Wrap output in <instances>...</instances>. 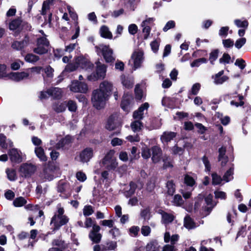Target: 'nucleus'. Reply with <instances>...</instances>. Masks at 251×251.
<instances>
[{
	"mask_svg": "<svg viewBox=\"0 0 251 251\" xmlns=\"http://www.w3.org/2000/svg\"><path fill=\"white\" fill-rule=\"evenodd\" d=\"M105 127L109 131L113 130L116 128L115 117L113 115H111L108 118Z\"/></svg>",
	"mask_w": 251,
	"mask_h": 251,
	"instance_id": "20",
	"label": "nucleus"
},
{
	"mask_svg": "<svg viewBox=\"0 0 251 251\" xmlns=\"http://www.w3.org/2000/svg\"><path fill=\"white\" fill-rule=\"evenodd\" d=\"M42 174H43L44 177L45 179H48L49 180H51L54 178V176H53V174L51 172H50L49 170L48 169L47 170V172L45 171V166H44Z\"/></svg>",
	"mask_w": 251,
	"mask_h": 251,
	"instance_id": "58",
	"label": "nucleus"
},
{
	"mask_svg": "<svg viewBox=\"0 0 251 251\" xmlns=\"http://www.w3.org/2000/svg\"><path fill=\"white\" fill-rule=\"evenodd\" d=\"M35 153L41 161H46L47 160V157L46 156L44 150L42 147H39L35 148Z\"/></svg>",
	"mask_w": 251,
	"mask_h": 251,
	"instance_id": "23",
	"label": "nucleus"
},
{
	"mask_svg": "<svg viewBox=\"0 0 251 251\" xmlns=\"http://www.w3.org/2000/svg\"><path fill=\"white\" fill-rule=\"evenodd\" d=\"M162 119L158 118H153L152 119L151 122V126L153 129H159L161 127L162 124Z\"/></svg>",
	"mask_w": 251,
	"mask_h": 251,
	"instance_id": "33",
	"label": "nucleus"
},
{
	"mask_svg": "<svg viewBox=\"0 0 251 251\" xmlns=\"http://www.w3.org/2000/svg\"><path fill=\"white\" fill-rule=\"evenodd\" d=\"M49 96H51L54 99H60L62 97V90L60 88L54 87L47 90Z\"/></svg>",
	"mask_w": 251,
	"mask_h": 251,
	"instance_id": "16",
	"label": "nucleus"
},
{
	"mask_svg": "<svg viewBox=\"0 0 251 251\" xmlns=\"http://www.w3.org/2000/svg\"><path fill=\"white\" fill-rule=\"evenodd\" d=\"M159 246L156 240H152L146 246V251H157L159 250Z\"/></svg>",
	"mask_w": 251,
	"mask_h": 251,
	"instance_id": "19",
	"label": "nucleus"
},
{
	"mask_svg": "<svg viewBox=\"0 0 251 251\" xmlns=\"http://www.w3.org/2000/svg\"><path fill=\"white\" fill-rule=\"evenodd\" d=\"M67 183L65 182L59 181L57 186V191L58 193L64 194L66 192V188Z\"/></svg>",
	"mask_w": 251,
	"mask_h": 251,
	"instance_id": "44",
	"label": "nucleus"
},
{
	"mask_svg": "<svg viewBox=\"0 0 251 251\" xmlns=\"http://www.w3.org/2000/svg\"><path fill=\"white\" fill-rule=\"evenodd\" d=\"M93 156V150L91 148H86L79 153L80 161L84 163L88 162Z\"/></svg>",
	"mask_w": 251,
	"mask_h": 251,
	"instance_id": "7",
	"label": "nucleus"
},
{
	"mask_svg": "<svg viewBox=\"0 0 251 251\" xmlns=\"http://www.w3.org/2000/svg\"><path fill=\"white\" fill-rule=\"evenodd\" d=\"M27 201L23 197H19L14 200L13 204L15 207H21L25 205Z\"/></svg>",
	"mask_w": 251,
	"mask_h": 251,
	"instance_id": "30",
	"label": "nucleus"
},
{
	"mask_svg": "<svg viewBox=\"0 0 251 251\" xmlns=\"http://www.w3.org/2000/svg\"><path fill=\"white\" fill-rule=\"evenodd\" d=\"M29 76L27 73L22 72H11L7 75V77L12 80L18 82Z\"/></svg>",
	"mask_w": 251,
	"mask_h": 251,
	"instance_id": "9",
	"label": "nucleus"
},
{
	"mask_svg": "<svg viewBox=\"0 0 251 251\" xmlns=\"http://www.w3.org/2000/svg\"><path fill=\"white\" fill-rule=\"evenodd\" d=\"M113 85L112 83L104 80L99 85V88L93 91L91 102L93 107L98 110L104 108L106 102L112 94Z\"/></svg>",
	"mask_w": 251,
	"mask_h": 251,
	"instance_id": "1",
	"label": "nucleus"
},
{
	"mask_svg": "<svg viewBox=\"0 0 251 251\" xmlns=\"http://www.w3.org/2000/svg\"><path fill=\"white\" fill-rule=\"evenodd\" d=\"M184 182L187 186L190 187H193L196 184V181L194 178L187 174L184 176Z\"/></svg>",
	"mask_w": 251,
	"mask_h": 251,
	"instance_id": "34",
	"label": "nucleus"
},
{
	"mask_svg": "<svg viewBox=\"0 0 251 251\" xmlns=\"http://www.w3.org/2000/svg\"><path fill=\"white\" fill-rule=\"evenodd\" d=\"M100 34L101 36L107 39H112V34L110 31L108 27L105 25L102 26L100 28Z\"/></svg>",
	"mask_w": 251,
	"mask_h": 251,
	"instance_id": "22",
	"label": "nucleus"
},
{
	"mask_svg": "<svg viewBox=\"0 0 251 251\" xmlns=\"http://www.w3.org/2000/svg\"><path fill=\"white\" fill-rule=\"evenodd\" d=\"M36 170V167L32 164L23 163L19 168V172L22 177H29L33 175Z\"/></svg>",
	"mask_w": 251,
	"mask_h": 251,
	"instance_id": "4",
	"label": "nucleus"
},
{
	"mask_svg": "<svg viewBox=\"0 0 251 251\" xmlns=\"http://www.w3.org/2000/svg\"><path fill=\"white\" fill-rule=\"evenodd\" d=\"M101 52L106 63H111L115 60L112 56L113 50L111 48H102Z\"/></svg>",
	"mask_w": 251,
	"mask_h": 251,
	"instance_id": "13",
	"label": "nucleus"
},
{
	"mask_svg": "<svg viewBox=\"0 0 251 251\" xmlns=\"http://www.w3.org/2000/svg\"><path fill=\"white\" fill-rule=\"evenodd\" d=\"M29 38L27 37H25L22 41L14 42L12 45V47H24L27 46Z\"/></svg>",
	"mask_w": 251,
	"mask_h": 251,
	"instance_id": "31",
	"label": "nucleus"
},
{
	"mask_svg": "<svg viewBox=\"0 0 251 251\" xmlns=\"http://www.w3.org/2000/svg\"><path fill=\"white\" fill-rule=\"evenodd\" d=\"M234 23L238 27H244L247 28L249 25L248 22L246 20L242 21L239 19H236L234 20Z\"/></svg>",
	"mask_w": 251,
	"mask_h": 251,
	"instance_id": "40",
	"label": "nucleus"
},
{
	"mask_svg": "<svg viewBox=\"0 0 251 251\" xmlns=\"http://www.w3.org/2000/svg\"><path fill=\"white\" fill-rule=\"evenodd\" d=\"M177 133L173 131H164L161 136L160 139L162 142L168 143L176 136Z\"/></svg>",
	"mask_w": 251,
	"mask_h": 251,
	"instance_id": "15",
	"label": "nucleus"
},
{
	"mask_svg": "<svg viewBox=\"0 0 251 251\" xmlns=\"http://www.w3.org/2000/svg\"><path fill=\"white\" fill-rule=\"evenodd\" d=\"M201 84L199 83H196L193 84L188 95H197L201 89Z\"/></svg>",
	"mask_w": 251,
	"mask_h": 251,
	"instance_id": "42",
	"label": "nucleus"
},
{
	"mask_svg": "<svg viewBox=\"0 0 251 251\" xmlns=\"http://www.w3.org/2000/svg\"><path fill=\"white\" fill-rule=\"evenodd\" d=\"M64 209L62 207H57V210L54 213V215L51 219L50 225H53V230H57L60 228L66 225L69 220V218L64 215Z\"/></svg>",
	"mask_w": 251,
	"mask_h": 251,
	"instance_id": "2",
	"label": "nucleus"
},
{
	"mask_svg": "<svg viewBox=\"0 0 251 251\" xmlns=\"http://www.w3.org/2000/svg\"><path fill=\"white\" fill-rule=\"evenodd\" d=\"M53 49V52L54 53V55L57 57H61L64 54L65 51H72L75 48H65L64 50H62L61 48H52Z\"/></svg>",
	"mask_w": 251,
	"mask_h": 251,
	"instance_id": "26",
	"label": "nucleus"
},
{
	"mask_svg": "<svg viewBox=\"0 0 251 251\" xmlns=\"http://www.w3.org/2000/svg\"><path fill=\"white\" fill-rule=\"evenodd\" d=\"M171 150L172 153L174 155H181L184 151V149L181 147H178L177 144L173 147Z\"/></svg>",
	"mask_w": 251,
	"mask_h": 251,
	"instance_id": "45",
	"label": "nucleus"
},
{
	"mask_svg": "<svg viewBox=\"0 0 251 251\" xmlns=\"http://www.w3.org/2000/svg\"><path fill=\"white\" fill-rule=\"evenodd\" d=\"M37 45L38 47H48L50 45V42L45 36H43L38 39Z\"/></svg>",
	"mask_w": 251,
	"mask_h": 251,
	"instance_id": "36",
	"label": "nucleus"
},
{
	"mask_svg": "<svg viewBox=\"0 0 251 251\" xmlns=\"http://www.w3.org/2000/svg\"><path fill=\"white\" fill-rule=\"evenodd\" d=\"M130 104V100L128 97H124L121 102V108L126 112L128 111V107Z\"/></svg>",
	"mask_w": 251,
	"mask_h": 251,
	"instance_id": "28",
	"label": "nucleus"
},
{
	"mask_svg": "<svg viewBox=\"0 0 251 251\" xmlns=\"http://www.w3.org/2000/svg\"><path fill=\"white\" fill-rule=\"evenodd\" d=\"M219 51L218 49L213 50L210 53L209 56V60L211 64H213V62L215 61L218 57Z\"/></svg>",
	"mask_w": 251,
	"mask_h": 251,
	"instance_id": "55",
	"label": "nucleus"
},
{
	"mask_svg": "<svg viewBox=\"0 0 251 251\" xmlns=\"http://www.w3.org/2000/svg\"><path fill=\"white\" fill-rule=\"evenodd\" d=\"M72 142V138L70 135H66L65 137L60 140L56 145L57 149L63 148L65 145H68Z\"/></svg>",
	"mask_w": 251,
	"mask_h": 251,
	"instance_id": "18",
	"label": "nucleus"
},
{
	"mask_svg": "<svg viewBox=\"0 0 251 251\" xmlns=\"http://www.w3.org/2000/svg\"><path fill=\"white\" fill-rule=\"evenodd\" d=\"M144 52L142 50L135 51L131 55V58L133 60L134 67L138 68L140 67L143 59Z\"/></svg>",
	"mask_w": 251,
	"mask_h": 251,
	"instance_id": "8",
	"label": "nucleus"
},
{
	"mask_svg": "<svg viewBox=\"0 0 251 251\" xmlns=\"http://www.w3.org/2000/svg\"><path fill=\"white\" fill-rule=\"evenodd\" d=\"M7 178L10 181H15L17 178L16 170L14 169L7 168L5 171Z\"/></svg>",
	"mask_w": 251,
	"mask_h": 251,
	"instance_id": "24",
	"label": "nucleus"
},
{
	"mask_svg": "<svg viewBox=\"0 0 251 251\" xmlns=\"http://www.w3.org/2000/svg\"><path fill=\"white\" fill-rule=\"evenodd\" d=\"M94 212L93 206L91 205L84 206L83 209V213L84 216L88 217L91 215Z\"/></svg>",
	"mask_w": 251,
	"mask_h": 251,
	"instance_id": "39",
	"label": "nucleus"
},
{
	"mask_svg": "<svg viewBox=\"0 0 251 251\" xmlns=\"http://www.w3.org/2000/svg\"><path fill=\"white\" fill-rule=\"evenodd\" d=\"M121 79L123 85L126 88L129 89L133 87L134 81L131 77L123 75L121 76Z\"/></svg>",
	"mask_w": 251,
	"mask_h": 251,
	"instance_id": "14",
	"label": "nucleus"
},
{
	"mask_svg": "<svg viewBox=\"0 0 251 251\" xmlns=\"http://www.w3.org/2000/svg\"><path fill=\"white\" fill-rule=\"evenodd\" d=\"M110 164L106 165L105 168L108 171L115 170L118 166V162H117L116 159L112 160L109 162Z\"/></svg>",
	"mask_w": 251,
	"mask_h": 251,
	"instance_id": "48",
	"label": "nucleus"
},
{
	"mask_svg": "<svg viewBox=\"0 0 251 251\" xmlns=\"http://www.w3.org/2000/svg\"><path fill=\"white\" fill-rule=\"evenodd\" d=\"M100 225L108 226L109 228L113 227L114 223L112 220H104L100 222Z\"/></svg>",
	"mask_w": 251,
	"mask_h": 251,
	"instance_id": "57",
	"label": "nucleus"
},
{
	"mask_svg": "<svg viewBox=\"0 0 251 251\" xmlns=\"http://www.w3.org/2000/svg\"><path fill=\"white\" fill-rule=\"evenodd\" d=\"M67 104L68 110L71 112H75L77 109L76 104L75 101L72 100H69Z\"/></svg>",
	"mask_w": 251,
	"mask_h": 251,
	"instance_id": "49",
	"label": "nucleus"
},
{
	"mask_svg": "<svg viewBox=\"0 0 251 251\" xmlns=\"http://www.w3.org/2000/svg\"><path fill=\"white\" fill-rule=\"evenodd\" d=\"M246 234H247V226L246 225L242 226L240 227L239 231L237 232L236 238L240 237V236L244 237L245 236Z\"/></svg>",
	"mask_w": 251,
	"mask_h": 251,
	"instance_id": "61",
	"label": "nucleus"
},
{
	"mask_svg": "<svg viewBox=\"0 0 251 251\" xmlns=\"http://www.w3.org/2000/svg\"><path fill=\"white\" fill-rule=\"evenodd\" d=\"M106 66L104 64H101L100 62L97 63L96 71L88 75L87 79L91 81H95L98 79H103L106 75Z\"/></svg>",
	"mask_w": 251,
	"mask_h": 251,
	"instance_id": "3",
	"label": "nucleus"
},
{
	"mask_svg": "<svg viewBox=\"0 0 251 251\" xmlns=\"http://www.w3.org/2000/svg\"><path fill=\"white\" fill-rule=\"evenodd\" d=\"M89 238L93 243L99 244L101 241L102 235L100 233H89Z\"/></svg>",
	"mask_w": 251,
	"mask_h": 251,
	"instance_id": "29",
	"label": "nucleus"
},
{
	"mask_svg": "<svg viewBox=\"0 0 251 251\" xmlns=\"http://www.w3.org/2000/svg\"><path fill=\"white\" fill-rule=\"evenodd\" d=\"M8 154L12 163L19 164L23 161L21 152L17 149L12 148L9 150Z\"/></svg>",
	"mask_w": 251,
	"mask_h": 251,
	"instance_id": "6",
	"label": "nucleus"
},
{
	"mask_svg": "<svg viewBox=\"0 0 251 251\" xmlns=\"http://www.w3.org/2000/svg\"><path fill=\"white\" fill-rule=\"evenodd\" d=\"M7 138L3 133L0 134V147L3 149L8 148V143H6Z\"/></svg>",
	"mask_w": 251,
	"mask_h": 251,
	"instance_id": "43",
	"label": "nucleus"
},
{
	"mask_svg": "<svg viewBox=\"0 0 251 251\" xmlns=\"http://www.w3.org/2000/svg\"><path fill=\"white\" fill-rule=\"evenodd\" d=\"M44 166L45 172H47V170L48 169L50 172H51L53 174L56 170V166L55 165L53 161H49L47 164L44 165Z\"/></svg>",
	"mask_w": 251,
	"mask_h": 251,
	"instance_id": "41",
	"label": "nucleus"
},
{
	"mask_svg": "<svg viewBox=\"0 0 251 251\" xmlns=\"http://www.w3.org/2000/svg\"><path fill=\"white\" fill-rule=\"evenodd\" d=\"M134 92L136 100L137 101L141 100L143 96V90L141 89L138 88L137 87H136L135 88Z\"/></svg>",
	"mask_w": 251,
	"mask_h": 251,
	"instance_id": "52",
	"label": "nucleus"
},
{
	"mask_svg": "<svg viewBox=\"0 0 251 251\" xmlns=\"http://www.w3.org/2000/svg\"><path fill=\"white\" fill-rule=\"evenodd\" d=\"M184 226L188 229H191L196 227V224L192 218L187 216L184 218Z\"/></svg>",
	"mask_w": 251,
	"mask_h": 251,
	"instance_id": "21",
	"label": "nucleus"
},
{
	"mask_svg": "<svg viewBox=\"0 0 251 251\" xmlns=\"http://www.w3.org/2000/svg\"><path fill=\"white\" fill-rule=\"evenodd\" d=\"M151 149L147 147H144L142 149V156L144 159H148L151 156Z\"/></svg>",
	"mask_w": 251,
	"mask_h": 251,
	"instance_id": "46",
	"label": "nucleus"
},
{
	"mask_svg": "<svg viewBox=\"0 0 251 251\" xmlns=\"http://www.w3.org/2000/svg\"><path fill=\"white\" fill-rule=\"evenodd\" d=\"M140 228L138 226H132L129 229V234L132 236L136 237L138 235Z\"/></svg>",
	"mask_w": 251,
	"mask_h": 251,
	"instance_id": "56",
	"label": "nucleus"
},
{
	"mask_svg": "<svg viewBox=\"0 0 251 251\" xmlns=\"http://www.w3.org/2000/svg\"><path fill=\"white\" fill-rule=\"evenodd\" d=\"M152 151L151 160L154 163L158 162L161 159L162 154V150L159 146H153L151 149Z\"/></svg>",
	"mask_w": 251,
	"mask_h": 251,
	"instance_id": "10",
	"label": "nucleus"
},
{
	"mask_svg": "<svg viewBox=\"0 0 251 251\" xmlns=\"http://www.w3.org/2000/svg\"><path fill=\"white\" fill-rule=\"evenodd\" d=\"M43 71L48 77H52L53 76V69L50 65H48L46 68H43Z\"/></svg>",
	"mask_w": 251,
	"mask_h": 251,
	"instance_id": "51",
	"label": "nucleus"
},
{
	"mask_svg": "<svg viewBox=\"0 0 251 251\" xmlns=\"http://www.w3.org/2000/svg\"><path fill=\"white\" fill-rule=\"evenodd\" d=\"M235 65L238 66L241 70H243L246 66L245 61L242 58H238L236 60Z\"/></svg>",
	"mask_w": 251,
	"mask_h": 251,
	"instance_id": "60",
	"label": "nucleus"
},
{
	"mask_svg": "<svg viewBox=\"0 0 251 251\" xmlns=\"http://www.w3.org/2000/svg\"><path fill=\"white\" fill-rule=\"evenodd\" d=\"M212 183L214 185L220 184L222 181V178L220 176L218 175L216 173H213L211 175Z\"/></svg>",
	"mask_w": 251,
	"mask_h": 251,
	"instance_id": "38",
	"label": "nucleus"
},
{
	"mask_svg": "<svg viewBox=\"0 0 251 251\" xmlns=\"http://www.w3.org/2000/svg\"><path fill=\"white\" fill-rule=\"evenodd\" d=\"M130 126L134 132L139 131L143 127V123L141 120H136L131 122Z\"/></svg>",
	"mask_w": 251,
	"mask_h": 251,
	"instance_id": "25",
	"label": "nucleus"
},
{
	"mask_svg": "<svg viewBox=\"0 0 251 251\" xmlns=\"http://www.w3.org/2000/svg\"><path fill=\"white\" fill-rule=\"evenodd\" d=\"M128 30L130 34L135 35L138 31V27L134 24H130L128 27Z\"/></svg>",
	"mask_w": 251,
	"mask_h": 251,
	"instance_id": "64",
	"label": "nucleus"
},
{
	"mask_svg": "<svg viewBox=\"0 0 251 251\" xmlns=\"http://www.w3.org/2000/svg\"><path fill=\"white\" fill-rule=\"evenodd\" d=\"M166 187L167 189V193L170 196H173L176 192V184L173 180H169L167 181Z\"/></svg>",
	"mask_w": 251,
	"mask_h": 251,
	"instance_id": "17",
	"label": "nucleus"
},
{
	"mask_svg": "<svg viewBox=\"0 0 251 251\" xmlns=\"http://www.w3.org/2000/svg\"><path fill=\"white\" fill-rule=\"evenodd\" d=\"M219 155L218 160L219 161H221V165L222 167L225 166L228 162V157L226 156V148L222 146L218 150Z\"/></svg>",
	"mask_w": 251,
	"mask_h": 251,
	"instance_id": "12",
	"label": "nucleus"
},
{
	"mask_svg": "<svg viewBox=\"0 0 251 251\" xmlns=\"http://www.w3.org/2000/svg\"><path fill=\"white\" fill-rule=\"evenodd\" d=\"M111 228L112 229L109 231V233L112 235L113 238L115 239L117 236L120 235V231L118 228L116 226Z\"/></svg>",
	"mask_w": 251,
	"mask_h": 251,
	"instance_id": "59",
	"label": "nucleus"
},
{
	"mask_svg": "<svg viewBox=\"0 0 251 251\" xmlns=\"http://www.w3.org/2000/svg\"><path fill=\"white\" fill-rule=\"evenodd\" d=\"M229 77L226 75H223L218 78H215L214 82L216 84H222L225 81H227Z\"/></svg>",
	"mask_w": 251,
	"mask_h": 251,
	"instance_id": "63",
	"label": "nucleus"
},
{
	"mask_svg": "<svg viewBox=\"0 0 251 251\" xmlns=\"http://www.w3.org/2000/svg\"><path fill=\"white\" fill-rule=\"evenodd\" d=\"M202 160L204 165L205 171L207 172H210L211 170V164L208 157L206 155H204L202 157Z\"/></svg>",
	"mask_w": 251,
	"mask_h": 251,
	"instance_id": "54",
	"label": "nucleus"
},
{
	"mask_svg": "<svg viewBox=\"0 0 251 251\" xmlns=\"http://www.w3.org/2000/svg\"><path fill=\"white\" fill-rule=\"evenodd\" d=\"M233 168L230 167L225 173L223 176V179L226 182H229V177L233 175Z\"/></svg>",
	"mask_w": 251,
	"mask_h": 251,
	"instance_id": "50",
	"label": "nucleus"
},
{
	"mask_svg": "<svg viewBox=\"0 0 251 251\" xmlns=\"http://www.w3.org/2000/svg\"><path fill=\"white\" fill-rule=\"evenodd\" d=\"M195 126L198 129L197 132L199 134H203L207 130V127L201 123H196Z\"/></svg>",
	"mask_w": 251,
	"mask_h": 251,
	"instance_id": "47",
	"label": "nucleus"
},
{
	"mask_svg": "<svg viewBox=\"0 0 251 251\" xmlns=\"http://www.w3.org/2000/svg\"><path fill=\"white\" fill-rule=\"evenodd\" d=\"M54 0H46L43 2L41 14L46 15L50 9V6L53 4Z\"/></svg>",
	"mask_w": 251,
	"mask_h": 251,
	"instance_id": "27",
	"label": "nucleus"
},
{
	"mask_svg": "<svg viewBox=\"0 0 251 251\" xmlns=\"http://www.w3.org/2000/svg\"><path fill=\"white\" fill-rule=\"evenodd\" d=\"M70 90L74 92L86 93L88 91V86L84 82L75 80L72 83Z\"/></svg>",
	"mask_w": 251,
	"mask_h": 251,
	"instance_id": "5",
	"label": "nucleus"
},
{
	"mask_svg": "<svg viewBox=\"0 0 251 251\" xmlns=\"http://www.w3.org/2000/svg\"><path fill=\"white\" fill-rule=\"evenodd\" d=\"M114 153V151L113 150H110L109 151L106 153V154L102 159V164L103 165H106L108 163L113 160V159L112 158V156Z\"/></svg>",
	"mask_w": 251,
	"mask_h": 251,
	"instance_id": "32",
	"label": "nucleus"
},
{
	"mask_svg": "<svg viewBox=\"0 0 251 251\" xmlns=\"http://www.w3.org/2000/svg\"><path fill=\"white\" fill-rule=\"evenodd\" d=\"M21 24V21L20 20L16 19L12 21L11 23L9 24V29L10 30H15L19 26H20Z\"/></svg>",
	"mask_w": 251,
	"mask_h": 251,
	"instance_id": "53",
	"label": "nucleus"
},
{
	"mask_svg": "<svg viewBox=\"0 0 251 251\" xmlns=\"http://www.w3.org/2000/svg\"><path fill=\"white\" fill-rule=\"evenodd\" d=\"M76 63L82 68L85 69H92L94 67V64L90 61L83 57V56H78L76 58Z\"/></svg>",
	"mask_w": 251,
	"mask_h": 251,
	"instance_id": "11",
	"label": "nucleus"
},
{
	"mask_svg": "<svg viewBox=\"0 0 251 251\" xmlns=\"http://www.w3.org/2000/svg\"><path fill=\"white\" fill-rule=\"evenodd\" d=\"M162 217L163 220V222L165 224L172 223L174 220V216L172 214L168 213L167 212H165L162 215Z\"/></svg>",
	"mask_w": 251,
	"mask_h": 251,
	"instance_id": "37",
	"label": "nucleus"
},
{
	"mask_svg": "<svg viewBox=\"0 0 251 251\" xmlns=\"http://www.w3.org/2000/svg\"><path fill=\"white\" fill-rule=\"evenodd\" d=\"M214 194L216 199L225 200L226 198V193L223 191L216 190L214 192Z\"/></svg>",
	"mask_w": 251,
	"mask_h": 251,
	"instance_id": "62",
	"label": "nucleus"
},
{
	"mask_svg": "<svg viewBox=\"0 0 251 251\" xmlns=\"http://www.w3.org/2000/svg\"><path fill=\"white\" fill-rule=\"evenodd\" d=\"M25 59L27 62L34 63L39 60V57L32 53H28L25 55Z\"/></svg>",
	"mask_w": 251,
	"mask_h": 251,
	"instance_id": "35",
	"label": "nucleus"
}]
</instances>
